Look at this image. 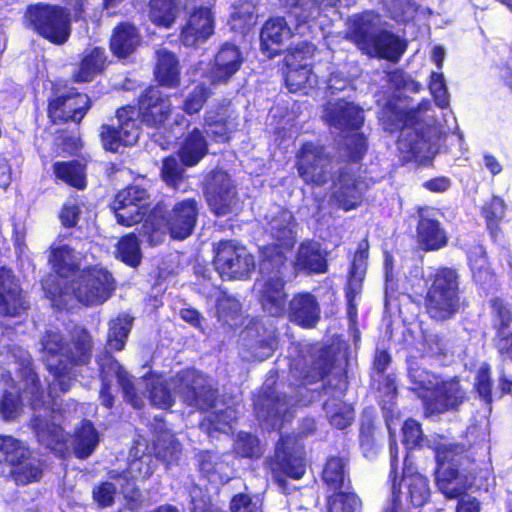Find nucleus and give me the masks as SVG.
<instances>
[{
  "label": "nucleus",
  "instance_id": "1",
  "mask_svg": "<svg viewBox=\"0 0 512 512\" xmlns=\"http://www.w3.org/2000/svg\"><path fill=\"white\" fill-rule=\"evenodd\" d=\"M200 211L201 203L195 197L178 200L171 209L163 200L157 201L148 211L139 235L150 246L161 244L166 234L174 240H184L193 234Z\"/></svg>",
  "mask_w": 512,
  "mask_h": 512
},
{
  "label": "nucleus",
  "instance_id": "2",
  "mask_svg": "<svg viewBox=\"0 0 512 512\" xmlns=\"http://www.w3.org/2000/svg\"><path fill=\"white\" fill-rule=\"evenodd\" d=\"M43 288L51 302L64 309L72 298L85 306L101 305L112 296L115 286L108 270L87 266L70 281L51 280Z\"/></svg>",
  "mask_w": 512,
  "mask_h": 512
},
{
  "label": "nucleus",
  "instance_id": "3",
  "mask_svg": "<svg viewBox=\"0 0 512 512\" xmlns=\"http://www.w3.org/2000/svg\"><path fill=\"white\" fill-rule=\"evenodd\" d=\"M432 450L436 461V484L447 499H458L455 512H480L477 498L466 495L468 485L460 467L468 459V448L463 443H436Z\"/></svg>",
  "mask_w": 512,
  "mask_h": 512
},
{
  "label": "nucleus",
  "instance_id": "4",
  "mask_svg": "<svg viewBox=\"0 0 512 512\" xmlns=\"http://www.w3.org/2000/svg\"><path fill=\"white\" fill-rule=\"evenodd\" d=\"M243 61L236 45L224 43L209 68L210 85L203 81L196 83L183 99L181 110L188 116L200 113L213 95L211 86L226 85L240 70Z\"/></svg>",
  "mask_w": 512,
  "mask_h": 512
},
{
  "label": "nucleus",
  "instance_id": "5",
  "mask_svg": "<svg viewBox=\"0 0 512 512\" xmlns=\"http://www.w3.org/2000/svg\"><path fill=\"white\" fill-rule=\"evenodd\" d=\"M457 269L441 266L429 276L423 307L431 321L443 323L460 311V282Z\"/></svg>",
  "mask_w": 512,
  "mask_h": 512
},
{
  "label": "nucleus",
  "instance_id": "6",
  "mask_svg": "<svg viewBox=\"0 0 512 512\" xmlns=\"http://www.w3.org/2000/svg\"><path fill=\"white\" fill-rule=\"evenodd\" d=\"M298 380L302 385L323 382V390L344 395L349 387L348 363H338V353L332 345H322L309 352V360L299 371Z\"/></svg>",
  "mask_w": 512,
  "mask_h": 512
},
{
  "label": "nucleus",
  "instance_id": "7",
  "mask_svg": "<svg viewBox=\"0 0 512 512\" xmlns=\"http://www.w3.org/2000/svg\"><path fill=\"white\" fill-rule=\"evenodd\" d=\"M25 19L28 28L52 45L62 46L71 37V19L61 5L42 2L30 4Z\"/></svg>",
  "mask_w": 512,
  "mask_h": 512
},
{
  "label": "nucleus",
  "instance_id": "8",
  "mask_svg": "<svg viewBox=\"0 0 512 512\" xmlns=\"http://www.w3.org/2000/svg\"><path fill=\"white\" fill-rule=\"evenodd\" d=\"M93 346L92 336L86 328H75L70 332L62 355L65 361L60 360L57 364L48 366L62 393L68 392L72 381L76 379L72 368L86 366L91 362Z\"/></svg>",
  "mask_w": 512,
  "mask_h": 512
},
{
  "label": "nucleus",
  "instance_id": "9",
  "mask_svg": "<svg viewBox=\"0 0 512 512\" xmlns=\"http://www.w3.org/2000/svg\"><path fill=\"white\" fill-rule=\"evenodd\" d=\"M427 372L418 366L410 364L408 376L419 389H426L425 376ZM425 414L428 416L443 414L457 409L465 400V392L457 378L436 382L429 393L421 396Z\"/></svg>",
  "mask_w": 512,
  "mask_h": 512
},
{
  "label": "nucleus",
  "instance_id": "10",
  "mask_svg": "<svg viewBox=\"0 0 512 512\" xmlns=\"http://www.w3.org/2000/svg\"><path fill=\"white\" fill-rule=\"evenodd\" d=\"M93 106L91 97L67 83L53 84L47 99V117L52 125L81 124Z\"/></svg>",
  "mask_w": 512,
  "mask_h": 512
},
{
  "label": "nucleus",
  "instance_id": "11",
  "mask_svg": "<svg viewBox=\"0 0 512 512\" xmlns=\"http://www.w3.org/2000/svg\"><path fill=\"white\" fill-rule=\"evenodd\" d=\"M274 481L284 487L286 477L299 480L306 473L305 446L299 434L281 435L271 463Z\"/></svg>",
  "mask_w": 512,
  "mask_h": 512
},
{
  "label": "nucleus",
  "instance_id": "12",
  "mask_svg": "<svg viewBox=\"0 0 512 512\" xmlns=\"http://www.w3.org/2000/svg\"><path fill=\"white\" fill-rule=\"evenodd\" d=\"M252 412L258 424L268 430H280L290 409V396L276 389L275 384H263L251 397Z\"/></svg>",
  "mask_w": 512,
  "mask_h": 512
},
{
  "label": "nucleus",
  "instance_id": "13",
  "mask_svg": "<svg viewBox=\"0 0 512 512\" xmlns=\"http://www.w3.org/2000/svg\"><path fill=\"white\" fill-rule=\"evenodd\" d=\"M332 158L324 145L303 142L295 153V168L302 181L311 187H322L331 179Z\"/></svg>",
  "mask_w": 512,
  "mask_h": 512
},
{
  "label": "nucleus",
  "instance_id": "14",
  "mask_svg": "<svg viewBox=\"0 0 512 512\" xmlns=\"http://www.w3.org/2000/svg\"><path fill=\"white\" fill-rule=\"evenodd\" d=\"M118 125L102 124L99 127V139L106 152L117 153L121 148L134 146L139 139L140 130L135 118V106L127 104L116 110Z\"/></svg>",
  "mask_w": 512,
  "mask_h": 512
},
{
  "label": "nucleus",
  "instance_id": "15",
  "mask_svg": "<svg viewBox=\"0 0 512 512\" xmlns=\"http://www.w3.org/2000/svg\"><path fill=\"white\" fill-rule=\"evenodd\" d=\"M213 250V265L221 277L241 279L255 268L254 256L234 240H220Z\"/></svg>",
  "mask_w": 512,
  "mask_h": 512
},
{
  "label": "nucleus",
  "instance_id": "16",
  "mask_svg": "<svg viewBox=\"0 0 512 512\" xmlns=\"http://www.w3.org/2000/svg\"><path fill=\"white\" fill-rule=\"evenodd\" d=\"M149 197L148 190L138 184H128L117 191L110 205L117 223L124 227L142 224L149 211L145 204Z\"/></svg>",
  "mask_w": 512,
  "mask_h": 512
},
{
  "label": "nucleus",
  "instance_id": "17",
  "mask_svg": "<svg viewBox=\"0 0 512 512\" xmlns=\"http://www.w3.org/2000/svg\"><path fill=\"white\" fill-rule=\"evenodd\" d=\"M136 109L142 124L149 128L159 129L172 115L171 96L158 86L149 85L139 94Z\"/></svg>",
  "mask_w": 512,
  "mask_h": 512
},
{
  "label": "nucleus",
  "instance_id": "18",
  "mask_svg": "<svg viewBox=\"0 0 512 512\" xmlns=\"http://www.w3.org/2000/svg\"><path fill=\"white\" fill-rule=\"evenodd\" d=\"M203 192L207 204L216 216H224L232 212L237 190L227 171L222 169L212 171L203 187Z\"/></svg>",
  "mask_w": 512,
  "mask_h": 512
},
{
  "label": "nucleus",
  "instance_id": "19",
  "mask_svg": "<svg viewBox=\"0 0 512 512\" xmlns=\"http://www.w3.org/2000/svg\"><path fill=\"white\" fill-rule=\"evenodd\" d=\"M184 403L200 410H208L216 405V390L194 370H185L177 374L176 385Z\"/></svg>",
  "mask_w": 512,
  "mask_h": 512
},
{
  "label": "nucleus",
  "instance_id": "20",
  "mask_svg": "<svg viewBox=\"0 0 512 512\" xmlns=\"http://www.w3.org/2000/svg\"><path fill=\"white\" fill-rule=\"evenodd\" d=\"M292 224H294V218L291 214H289V220L286 225L274 224L272 229L275 231V238L280 243H269L261 248L260 265L268 273L282 275V270L286 268L288 259L284 248L292 249L295 243Z\"/></svg>",
  "mask_w": 512,
  "mask_h": 512
},
{
  "label": "nucleus",
  "instance_id": "21",
  "mask_svg": "<svg viewBox=\"0 0 512 512\" xmlns=\"http://www.w3.org/2000/svg\"><path fill=\"white\" fill-rule=\"evenodd\" d=\"M238 114L230 100L223 99L206 110L203 127L210 139L216 143H227L237 128Z\"/></svg>",
  "mask_w": 512,
  "mask_h": 512
},
{
  "label": "nucleus",
  "instance_id": "22",
  "mask_svg": "<svg viewBox=\"0 0 512 512\" xmlns=\"http://www.w3.org/2000/svg\"><path fill=\"white\" fill-rule=\"evenodd\" d=\"M325 122L328 126L343 132L358 131L364 125V110L344 98L329 102L324 106Z\"/></svg>",
  "mask_w": 512,
  "mask_h": 512
},
{
  "label": "nucleus",
  "instance_id": "23",
  "mask_svg": "<svg viewBox=\"0 0 512 512\" xmlns=\"http://www.w3.org/2000/svg\"><path fill=\"white\" fill-rule=\"evenodd\" d=\"M29 308L20 283L12 269L0 267V315L6 317L20 316Z\"/></svg>",
  "mask_w": 512,
  "mask_h": 512
},
{
  "label": "nucleus",
  "instance_id": "24",
  "mask_svg": "<svg viewBox=\"0 0 512 512\" xmlns=\"http://www.w3.org/2000/svg\"><path fill=\"white\" fill-rule=\"evenodd\" d=\"M150 432L153 435V458L163 462L166 468L177 464L182 454V444L176 435L166 427L161 418H154Z\"/></svg>",
  "mask_w": 512,
  "mask_h": 512
},
{
  "label": "nucleus",
  "instance_id": "25",
  "mask_svg": "<svg viewBox=\"0 0 512 512\" xmlns=\"http://www.w3.org/2000/svg\"><path fill=\"white\" fill-rule=\"evenodd\" d=\"M283 275L267 277L259 290L258 301L263 311L271 317H283L287 311L288 294Z\"/></svg>",
  "mask_w": 512,
  "mask_h": 512
},
{
  "label": "nucleus",
  "instance_id": "26",
  "mask_svg": "<svg viewBox=\"0 0 512 512\" xmlns=\"http://www.w3.org/2000/svg\"><path fill=\"white\" fill-rule=\"evenodd\" d=\"M382 438L379 417L372 406L365 407L359 416L358 443L359 448L366 458H374L381 450Z\"/></svg>",
  "mask_w": 512,
  "mask_h": 512
},
{
  "label": "nucleus",
  "instance_id": "27",
  "mask_svg": "<svg viewBox=\"0 0 512 512\" xmlns=\"http://www.w3.org/2000/svg\"><path fill=\"white\" fill-rule=\"evenodd\" d=\"M214 33V18L210 8H195L189 15L180 33L184 46L196 47Z\"/></svg>",
  "mask_w": 512,
  "mask_h": 512
},
{
  "label": "nucleus",
  "instance_id": "28",
  "mask_svg": "<svg viewBox=\"0 0 512 512\" xmlns=\"http://www.w3.org/2000/svg\"><path fill=\"white\" fill-rule=\"evenodd\" d=\"M289 320L304 329L314 328L320 320V306L311 292L295 293L287 303Z\"/></svg>",
  "mask_w": 512,
  "mask_h": 512
},
{
  "label": "nucleus",
  "instance_id": "29",
  "mask_svg": "<svg viewBox=\"0 0 512 512\" xmlns=\"http://www.w3.org/2000/svg\"><path fill=\"white\" fill-rule=\"evenodd\" d=\"M416 243L423 252H435L447 246L449 237L442 223L435 217L419 212L416 223Z\"/></svg>",
  "mask_w": 512,
  "mask_h": 512
},
{
  "label": "nucleus",
  "instance_id": "30",
  "mask_svg": "<svg viewBox=\"0 0 512 512\" xmlns=\"http://www.w3.org/2000/svg\"><path fill=\"white\" fill-rule=\"evenodd\" d=\"M291 33L284 17H270L260 30V50L273 59L286 51L284 40Z\"/></svg>",
  "mask_w": 512,
  "mask_h": 512
},
{
  "label": "nucleus",
  "instance_id": "31",
  "mask_svg": "<svg viewBox=\"0 0 512 512\" xmlns=\"http://www.w3.org/2000/svg\"><path fill=\"white\" fill-rule=\"evenodd\" d=\"M397 150L403 164L417 162L420 165H430L432 156H429L430 142L420 130H410L401 134L397 140Z\"/></svg>",
  "mask_w": 512,
  "mask_h": 512
},
{
  "label": "nucleus",
  "instance_id": "32",
  "mask_svg": "<svg viewBox=\"0 0 512 512\" xmlns=\"http://www.w3.org/2000/svg\"><path fill=\"white\" fill-rule=\"evenodd\" d=\"M142 36L139 29L129 21H121L112 29L109 49L117 59H126L140 46Z\"/></svg>",
  "mask_w": 512,
  "mask_h": 512
},
{
  "label": "nucleus",
  "instance_id": "33",
  "mask_svg": "<svg viewBox=\"0 0 512 512\" xmlns=\"http://www.w3.org/2000/svg\"><path fill=\"white\" fill-rule=\"evenodd\" d=\"M107 65V54L103 47L86 49L71 74V81L75 84L90 83L106 70Z\"/></svg>",
  "mask_w": 512,
  "mask_h": 512
},
{
  "label": "nucleus",
  "instance_id": "34",
  "mask_svg": "<svg viewBox=\"0 0 512 512\" xmlns=\"http://www.w3.org/2000/svg\"><path fill=\"white\" fill-rule=\"evenodd\" d=\"M383 129L388 133L401 132L419 122L417 108L404 109L395 100H388L382 106L378 117Z\"/></svg>",
  "mask_w": 512,
  "mask_h": 512
},
{
  "label": "nucleus",
  "instance_id": "35",
  "mask_svg": "<svg viewBox=\"0 0 512 512\" xmlns=\"http://www.w3.org/2000/svg\"><path fill=\"white\" fill-rule=\"evenodd\" d=\"M48 252V265L57 276L53 280L70 281L68 278L76 277L82 270L75 250L71 246L67 244L51 245Z\"/></svg>",
  "mask_w": 512,
  "mask_h": 512
},
{
  "label": "nucleus",
  "instance_id": "36",
  "mask_svg": "<svg viewBox=\"0 0 512 512\" xmlns=\"http://www.w3.org/2000/svg\"><path fill=\"white\" fill-rule=\"evenodd\" d=\"M153 75L159 88H178L181 83V66L176 54L167 49L158 50Z\"/></svg>",
  "mask_w": 512,
  "mask_h": 512
},
{
  "label": "nucleus",
  "instance_id": "37",
  "mask_svg": "<svg viewBox=\"0 0 512 512\" xmlns=\"http://www.w3.org/2000/svg\"><path fill=\"white\" fill-rule=\"evenodd\" d=\"M208 153V140L197 127L184 136L177 150L180 163L185 167L196 166Z\"/></svg>",
  "mask_w": 512,
  "mask_h": 512
},
{
  "label": "nucleus",
  "instance_id": "38",
  "mask_svg": "<svg viewBox=\"0 0 512 512\" xmlns=\"http://www.w3.org/2000/svg\"><path fill=\"white\" fill-rule=\"evenodd\" d=\"M295 269L307 275L324 274L328 271L326 255L318 243L307 241L300 244L295 257Z\"/></svg>",
  "mask_w": 512,
  "mask_h": 512
},
{
  "label": "nucleus",
  "instance_id": "39",
  "mask_svg": "<svg viewBox=\"0 0 512 512\" xmlns=\"http://www.w3.org/2000/svg\"><path fill=\"white\" fill-rule=\"evenodd\" d=\"M53 180L67 186L84 190L87 187V165L80 160H61L52 164Z\"/></svg>",
  "mask_w": 512,
  "mask_h": 512
},
{
  "label": "nucleus",
  "instance_id": "40",
  "mask_svg": "<svg viewBox=\"0 0 512 512\" xmlns=\"http://www.w3.org/2000/svg\"><path fill=\"white\" fill-rule=\"evenodd\" d=\"M407 49V43L393 32L380 29L377 32L367 55H376L380 59L397 63Z\"/></svg>",
  "mask_w": 512,
  "mask_h": 512
},
{
  "label": "nucleus",
  "instance_id": "41",
  "mask_svg": "<svg viewBox=\"0 0 512 512\" xmlns=\"http://www.w3.org/2000/svg\"><path fill=\"white\" fill-rule=\"evenodd\" d=\"M321 480L330 491L349 489L351 480L348 472V459L341 456L327 457L321 472Z\"/></svg>",
  "mask_w": 512,
  "mask_h": 512
},
{
  "label": "nucleus",
  "instance_id": "42",
  "mask_svg": "<svg viewBox=\"0 0 512 512\" xmlns=\"http://www.w3.org/2000/svg\"><path fill=\"white\" fill-rule=\"evenodd\" d=\"M378 393L377 403L382 411L386 427L390 428V425H393L394 421L399 418V413L396 410L398 388L394 373L384 376L378 386Z\"/></svg>",
  "mask_w": 512,
  "mask_h": 512
},
{
  "label": "nucleus",
  "instance_id": "43",
  "mask_svg": "<svg viewBox=\"0 0 512 512\" xmlns=\"http://www.w3.org/2000/svg\"><path fill=\"white\" fill-rule=\"evenodd\" d=\"M338 180L340 186L334 194L338 206L345 212L356 209L362 203L358 180L345 169L339 170Z\"/></svg>",
  "mask_w": 512,
  "mask_h": 512
},
{
  "label": "nucleus",
  "instance_id": "44",
  "mask_svg": "<svg viewBox=\"0 0 512 512\" xmlns=\"http://www.w3.org/2000/svg\"><path fill=\"white\" fill-rule=\"evenodd\" d=\"M99 443V433L89 419H82L73 435V452L78 459L89 457Z\"/></svg>",
  "mask_w": 512,
  "mask_h": 512
},
{
  "label": "nucleus",
  "instance_id": "45",
  "mask_svg": "<svg viewBox=\"0 0 512 512\" xmlns=\"http://www.w3.org/2000/svg\"><path fill=\"white\" fill-rule=\"evenodd\" d=\"M506 204L502 197L493 195L482 207L481 215L493 242H498L503 234L501 222L505 217Z\"/></svg>",
  "mask_w": 512,
  "mask_h": 512
},
{
  "label": "nucleus",
  "instance_id": "46",
  "mask_svg": "<svg viewBox=\"0 0 512 512\" xmlns=\"http://www.w3.org/2000/svg\"><path fill=\"white\" fill-rule=\"evenodd\" d=\"M10 476L17 485H27L38 482L43 476V463L40 459L32 458L27 447V454L21 464L11 465Z\"/></svg>",
  "mask_w": 512,
  "mask_h": 512
},
{
  "label": "nucleus",
  "instance_id": "47",
  "mask_svg": "<svg viewBox=\"0 0 512 512\" xmlns=\"http://www.w3.org/2000/svg\"><path fill=\"white\" fill-rule=\"evenodd\" d=\"M467 262L472 272L473 280L476 283L484 285L493 279L494 273L483 246L476 245L471 247L467 251Z\"/></svg>",
  "mask_w": 512,
  "mask_h": 512
},
{
  "label": "nucleus",
  "instance_id": "48",
  "mask_svg": "<svg viewBox=\"0 0 512 512\" xmlns=\"http://www.w3.org/2000/svg\"><path fill=\"white\" fill-rule=\"evenodd\" d=\"M377 32L378 29H376L373 21L360 15L353 19L349 27V38L365 54L369 53L370 45Z\"/></svg>",
  "mask_w": 512,
  "mask_h": 512
},
{
  "label": "nucleus",
  "instance_id": "49",
  "mask_svg": "<svg viewBox=\"0 0 512 512\" xmlns=\"http://www.w3.org/2000/svg\"><path fill=\"white\" fill-rule=\"evenodd\" d=\"M179 0H149L148 16L158 27L170 28L178 14Z\"/></svg>",
  "mask_w": 512,
  "mask_h": 512
},
{
  "label": "nucleus",
  "instance_id": "50",
  "mask_svg": "<svg viewBox=\"0 0 512 512\" xmlns=\"http://www.w3.org/2000/svg\"><path fill=\"white\" fill-rule=\"evenodd\" d=\"M399 481L405 483L408 498L413 507H422L429 501L430 489L427 477L418 472L411 474L404 473Z\"/></svg>",
  "mask_w": 512,
  "mask_h": 512
},
{
  "label": "nucleus",
  "instance_id": "51",
  "mask_svg": "<svg viewBox=\"0 0 512 512\" xmlns=\"http://www.w3.org/2000/svg\"><path fill=\"white\" fill-rule=\"evenodd\" d=\"M148 398L150 403L159 409H170L175 398L169 381L162 376H153L147 383Z\"/></svg>",
  "mask_w": 512,
  "mask_h": 512
},
{
  "label": "nucleus",
  "instance_id": "52",
  "mask_svg": "<svg viewBox=\"0 0 512 512\" xmlns=\"http://www.w3.org/2000/svg\"><path fill=\"white\" fill-rule=\"evenodd\" d=\"M197 469L203 478L209 481L222 480L224 467L223 455L213 450H201L196 454Z\"/></svg>",
  "mask_w": 512,
  "mask_h": 512
},
{
  "label": "nucleus",
  "instance_id": "53",
  "mask_svg": "<svg viewBox=\"0 0 512 512\" xmlns=\"http://www.w3.org/2000/svg\"><path fill=\"white\" fill-rule=\"evenodd\" d=\"M116 257L131 268H136L142 260L140 241L134 232L120 238L116 246Z\"/></svg>",
  "mask_w": 512,
  "mask_h": 512
},
{
  "label": "nucleus",
  "instance_id": "54",
  "mask_svg": "<svg viewBox=\"0 0 512 512\" xmlns=\"http://www.w3.org/2000/svg\"><path fill=\"white\" fill-rule=\"evenodd\" d=\"M337 490L327 497L326 507L328 512H360L361 499L353 491Z\"/></svg>",
  "mask_w": 512,
  "mask_h": 512
},
{
  "label": "nucleus",
  "instance_id": "55",
  "mask_svg": "<svg viewBox=\"0 0 512 512\" xmlns=\"http://www.w3.org/2000/svg\"><path fill=\"white\" fill-rule=\"evenodd\" d=\"M369 257V243L367 238L363 239L358 243L354 257L350 263L348 271V285L360 284L362 288V282L364 280Z\"/></svg>",
  "mask_w": 512,
  "mask_h": 512
},
{
  "label": "nucleus",
  "instance_id": "56",
  "mask_svg": "<svg viewBox=\"0 0 512 512\" xmlns=\"http://www.w3.org/2000/svg\"><path fill=\"white\" fill-rule=\"evenodd\" d=\"M26 454L27 447L20 440L13 436L0 435V464H21Z\"/></svg>",
  "mask_w": 512,
  "mask_h": 512
},
{
  "label": "nucleus",
  "instance_id": "57",
  "mask_svg": "<svg viewBox=\"0 0 512 512\" xmlns=\"http://www.w3.org/2000/svg\"><path fill=\"white\" fill-rule=\"evenodd\" d=\"M215 307L218 321L222 322L223 325H231L230 321H235L241 317L242 304L234 296L226 293L220 294L216 299Z\"/></svg>",
  "mask_w": 512,
  "mask_h": 512
},
{
  "label": "nucleus",
  "instance_id": "58",
  "mask_svg": "<svg viewBox=\"0 0 512 512\" xmlns=\"http://www.w3.org/2000/svg\"><path fill=\"white\" fill-rule=\"evenodd\" d=\"M233 452L240 458H258L261 456L259 438L246 431H239L234 439Z\"/></svg>",
  "mask_w": 512,
  "mask_h": 512
},
{
  "label": "nucleus",
  "instance_id": "59",
  "mask_svg": "<svg viewBox=\"0 0 512 512\" xmlns=\"http://www.w3.org/2000/svg\"><path fill=\"white\" fill-rule=\"evenodd\" d=\"M473 389L485 405L492 406L493 380L491 367L488 363L484 362L478 368L474 378Z\"/></svg>",
  "mask_w": 512,
  "mask_h": 512
},
{
  "label": "nucleus",
  "instance_id": "60",
  "mask_svg": "<svg viewBox=\"0 0 512 512\" xmlns=\"http://www.w3.org/2000/svg\"><path fill=\"white\" fill-rule=\"evenodd\" d=\"M131 327L132 319L127 316H119L113 320L108 331V346L115 351L124 349Z\"/></svg>",
  "mask_w": 512,
  "mask_h": 512
},
{
  "label": "nucleus",
  "instance_id": "61",
  "mask_svg": "<svg viewBox=\"0 0 512 512\" xmlns=\"http://www.w3.org/2000/svg\"><path fill=\"white\" fill-rule=\"evenodd\" d=\"M24 392L28 394L30 406L33 410H39L45 406V392L38 374L33 369L24 373Z\"/></svg>",
  "mask_w": 512,
  "mask_h": 512
},
{
  "label": "nucleus",
  "instance_id": "62",
  "mask_svg": "<svg viewBox=\"0 0 512 512\" xmlns=\"http://www.w3.org/2000/svg\"><path fill=\"white\" fill-rule=\"evenodd\" d=\"M156 468L153 455L151 453H143L139 457H134L128 463L125 474L139 481H145L150 478Z\"/></svg>",
  "mask_w": 512,
  "mask_h": 512
},
{
  "label": "nucleus",
  "instance_id": "63",
  "mask_svg": "<svg viewBox=\"0 0 512 512\" xmlns=\"http://www.w3.org/2000/svg\"><path fill=\"white\" fill-rule=\"evenodd\" d=\"M185 166L180 164L173 156H167L162 161L160 177L162 181L172 189H178L185 180Z\"/></svg>",
  "mask_w": 512,
  "mask_h": 512
},
{
  "label": "nucleus",
  "instance_id": "64",
  "mask_svg": "<svg viewBox=\"0 0 512 512\" xmlns=\"http://www.w3.org/2000/svg\"><path fill=\"white\" fill-rule=\"evenodd\" d=\"M312 75V70L307 65L290 68L284 77L285 85L290 93H297L307 86H311Z\"/></svg>",
  "mask_w": 512,
  "mask_h": 512
}]
</instances>
